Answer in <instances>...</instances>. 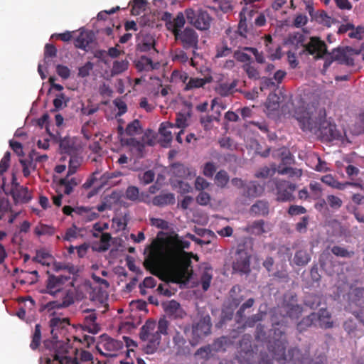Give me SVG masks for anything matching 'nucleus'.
<instances>
[{
  "mask_svg": "<svg viewBox=\"0 0 364 364\" xmlns=\"http://www.w3.org/2000/svg\"><path fill=\"white\" fill-rule=\"evenodd\" d=\"M190 245V242L176 235L161 249L151 251L144 266L151 274L166 282L180 283L188 279L191 262L186 257L183 250L188 249Z\"/></svg>",
  "mask_w": 364,
  "mask_h": 364,
  "instance_id": "nucleus-1",
  "label": "nucleus"
},
{
  "mask_svg": "<svg viewBox=\"0 0 364 364\" xmlns=\"http://www.w3.org/2000/svg\"><path fill=\"white\" fill-rule=\"evenodd\" d=\"M169 326V321L164 316L157 323L148 320L141 327L139 338L146 342L143 346L145 353L153 354L157 351L161 341V334L168 335Z\"/></svg>",
  "mask_w": 364,
  "mask_h": 364,
  "instance_id": "nucleus-2",
  "label": "nucleus"
},
{
  "mask_svg": "<svg viewBox=\"0 0 364 364\" xmlns=\"http://www.w3.org/2000/svg\"><path fill=\"white\" fill-rule=\"evenodd\" d=\"M44 346L50 351V357L40 359V364H81L76 357L72 358L67 354L70 350V345L61 341H44Z\"/></svg>",
  "mask_w": 364,
  "mask_h": 364,
  "instance_id": "nucleus-3",
  "label": "nucleus"
},
{
  "mask_svg": "<svg viewBox=\"0 0 364 364\" xmlns=\"http://www.w3.org/2000/svg\"><path fill=\"white\" fill-rule=\"evenodd\" d=\"M326 117L324 107L308 106L301 115L297 117L300 128L306 132L318 134V129Z\"/></svg>",
  "mask_w": 364,
  "mask_h": 364,
  "instance_id": "nucleus-4",
  "label": "nucleus"
},
{
  "mask_svg": "<svg viewBox=\"0 0 364 364\" xmlns=\"http://www.w3.org/2000/svg\"><path fill=\"white\" fill-rule=\"evenodd\" d=\"M277 346L278 351L272 355L273 358L277 360L279 364H306L309 360V352L302 353L301 350L296 348H291L286 353V348L284 344L280 343Z\"/></svg>",
  "mask_w": 364,
  "mask_h": 364,
  "instance_id": "nucleus-5",
  "label": "nucleus"
},
{
  "mask_svg": "<svg viewBox=\"0 0 364 364\" xmlns=\"http://www.w3.org/2000/svg\"><path fill=\"white\" fill-rule=\"evenodd\" d=\"M188 22L199 30H207L210 27L211 18L208 13L198 7L185 10Z\"/></svg>",
  "mask_w": 364,
  "mask_h": 364,
  "instance_id": "nucleus-6",
  "label": "nucleus"
},
{
  "mask_svg": "<svg viewBox=\"0 0 364 364\" xmlns=\"http://www.w3.org/2000/svg\"><path fill=\"white\" fill-rule=\"evenodd\" d=\"M174 37L184 50H191L193 55L196 56L198 49V35L194 29L186 28L181 32H176Z\"/></svg>",
  "mask_w": 364,
  "mask_h": 364,
  "instance_id": "nucleus-7",
  "label": "nucleus"
},
{
  "mask_svg": "<svg viewBox=\"0 0 364 364\" xmlns=\"http://www.w3.org/2000/svg\"><path fill=\"white\" fill-rule=\"evenodd\" d=\"M188 324L179 325L172 333V341L177 354H186L188 352V334L190 332Z\"/></svg>",
  "mask_w": 364,
  "mask_h": 364,
  "instance_id": "nucleus-8",
  "label": "nucleus"
},
{
  "mask_svg": "<svg viewBox=\"0 0 364 364\" xmlns=\"http://www.w3.org/2000/svg\"><path fill=\"white\" fill-rule=\"evenodd\" d=\"M124 343L119 340L114 339L104 334L101 336V340L97 346V349L107 357H112L124 348Z\"/></svg>",
  "mask_w": 364,
  "mask_h": 364,
  "instance_id": "nucleus-9",
  "label": "nucleus"
},
{
  "mask_svg": "<svg viewBox=\"0 0 364 364\" xmlns=\"http://www.w3.org/2000/svg\"><path fill=\"white\" fill-rule=\"evenodd\" d=\"M211 318L209 315L202 317L200 321L192 326L193 338L189 343L194 346L199 343V341L207 336L211 331Z\"/></svg>",
  "mask_w": 364,
  "mask_h": 364,
  "instance_id": "nucleus-10",
  "label": "nucleus"
},
{
  "mask_svg": "<svg viewBox=\"0 0 364 364\" xmlns=\"http://www.w3.org/2000/svg\"><path fill=\"white\" fill-rule=\"evenodd\" d=\"M48 274L46 288L50 294L54 295L60 291L67 284L72 287H74V280L70 276L54 275L50 274L49 272H48Z\"/></svg>",
  "mask_w": 364,
  "mask_h": 364,
  "instance_id": "nucleus-11",
  "label": "nucleus"
},
{
  "mask_svg": "<svg viewBox=\"0 0 364 364\" xmlns=\"http://www.w3.org/2000/svg\"><path fill=\"white\" fill-rule=\"evenodd\" d=\"M274 183L277 201L287 202L294 199L293 193L296 188L294 183L281 179H275Z\"/></svg>",
  "mask_w": 364,
  "mask_h": 364,
  "instance_id": "nucleus-12",
  "label": "nucleus"
},
{
  "mask_svg": "<svg viewBox=\"0 0 364 364\" xmlns=\"http://www.w3.org/2000/svg\"><path fill=\"white\" fill-rule=\"evenodd\" d=\"M147 137V133H145L142 141L137 140L134 137H130L124 140V144L129 147L130 151L138 159H142L145 156V145L154 146V139H145Z\"/></svg>",
  "mask_w": 364,
  "mask_h": 364,
  "instance_id": "nucleus-13",
  "label": "nucleus"
},
{
  "mask_svg": "<svg viewBox=\"0 0 364 364\" xmlns=\"http://www.w3.org/2000/svg\"><path fill=\"white\" fill-rule=\"evenodd\" d=\"M304 48L309 55H314L315 60L323 59L329 53L326 43L317 36L311 37Z\"/></svg>",
  "mask_w": 364,
  "mask_h": 364,
  "instance_id": "nucleus-14",
  "label": "nucleus"
},
{
  "mask_svg": "<svg viewBox=\"0 0 364 364\" xmlns=\"http://www.w3.org/2000/svg\"><path fill=\"white\" fill-rule=\"evenodd\" d=\"M322 140L332 141L342 138L341 132L337 129L336 125L326 119V117L321 124L318 134Z\"/></svg>",
  "mask_w": 364,
  "mask_h": 364,
  "instance_id": "nucleus-15",
  "label": "nucleus"
},
{
  "mask_svg": "<svg viewBox=\"0 0 364 364\" xmlns=\"http://www.w3.org/2000/svg\"><path fill=\"white\" fill-rule=\"evenodd\" d=\"M272 331H273V336L272 340L269 342L268 350L273 355L278 351L277 346H279V343H282L284 348H286L288 341L285 335V327L284 326L276 323L273 325Z\"/></svg>",
  "mask_w": 364,
  "mask_h": 364,
  "instance_id": "nucleus-16",
  "label": "nucleus"
},
{
  "mask_svg": "<svg viewBox=\"0 0 364 364\" xmlns=\"http://www.w3.org/2000/svg\"><path fill=\"white\" fill-rule=\"evenodd\" d=\"M83 312L88 314L84 317V321L82 325V330L92 334L97 333L100 331V326L96 322L97 315L95 310L87 309L84 310Z\"/></svg>",
  "mask_w": 364,
  "mask_h": 364,
  "instance_id": "nucleus-17",
  "label": "nucleus"
},
{
  "mask_svg": "<svg viewBox=\"0 0 364 364\" xmlns=\"http://www.w3.org/2000/svg\"><path fill=\"white\" fill-rule=\"evenodd\" d=\"M348 50H353V48L349 46L338 47L328 53V55H332L335 61L339 64L346 65L348 66H353L354 65V60L348 55Z\"/></svg>",
  "mask_w": 364,
  "mask_h": 364,
  "instance_id": "nucleus-18",
  "label": "nucleus"
},
{
  "mask_svg": "<svg viewBox=\"0 0 364 364\" xmlns=\"http://www.w3.org/2000/svg\"><path fill=\"white\" fill-rule=\"evenodd\" d=\"M244 230L250 235L259 236L269 232L271 228L264 220H257L248 223Z\"/></svg>",
  "mask_w": 364,
  "mask_h": 364,
  "instance_id": "nucleus-19",
  "label": "nucleus"
},
{
  "mask_svg": "<svg viewBox=\"0 0 364 364\" xmlns=\"http://www.w3.org/2000/svg\"><path fill=\"white\" fill-rule=\"evenodd\" d=\"M237 83L238 81L237 80H233L231 82L220 80L218 82L215 91L221 97L230 96L237 90Z\"/></svg>",
  "mask_w": 364,
  "mask_h": 364,
  "instance_id": "nucleus-20",
  "label": "nucleus"
},
{
  "mask_svg": "<svg viewBox=\"0 0 364 364\" xmlns=\"http://www.w3.org/2000/svg\"><path fill=\"white\" fill-rule=\"evenodd\" d=\"M255 11L253 9H250L247 7H244L240 13V22L238 23L237 33L242 36L245 37L247 32V20L250 21Z\"/></svg>",
  "mask_w": 364,
  "mask_h": 364,
  "instance_id": "nucleus-21",
  "label": "nucleus"
},
{
  "mask_svg": "<svg viewBox=\"0 0 364 364\" xmlns=\"http://www.w3.org/2000/svg\"><path fill=\"white\" fill-rule=\"evenodd\" d=\"M10 194L16 205L18 203H28L32 199V195L29 192L28 188L23 186L17 189L10 191Z\"/></svg>",
  "mask_w": 364,
  "mask_h": 364,
  "instance_id": "nucleus-22",
  "label": "nucleus"
},
{
  "mask_svg": "<svg viewBox=\"0 0 364 364\" xmlns=\"http://www.w3.org/2000/svg\"><path fill=\"white\" fill-rule=\"evenodd\" d=\"M264 190V187L259 183L251 181L246 183L242 195L247 198H256L261 196Z\"/></svg>",
  "mask_w": 364,
  "mask_h": 364,
  "instance_id": "nucleus-23",
  "label": "nucleus"
},
{
  "mask_svg": "<svg viewBox=\"0 0 364 364\" xmlns=\"http://www.w3.org/2000/svg\"><path fill=\"white\" fill-rule=\"evenodd\" d=\"M165 311L173 318H183L186 315L180 304L175 300H171L166 304Z\"/></svg>",
  "mask_w": 364,
  "mask_h": 364,
  "instance_id": "nucleus-24",
  "label": "nucleus"
},
{
  "mask_svg": "<svg viewBox=\"0 0 364 364\" xmlns=\"http://www.w3.org/2000/svg\"><path fill=\"white\" fill-rule=\"evenodd\" d=\"M316 324L322 328H330L333 327V322L331 321V314L326 309H321L316 313Z\"/></svg>",
  "mask_w": 364,
  "mask_h": 364,
  "instance_id": "nucleus-25",
  "label": "nucleus"
},
{
  "mask_svg": "<svg viewBox=\"0 0 364 364\" xmlns=\"http://www.w3.org/2000/svg\"><path fill=\"white\" fill-rule=\"evenodd\" d=\"M269 203L262 200H257L250 209V213L253 216H267L269 214Z\"/></svg>",
  "mask_w": 364,
  "mask_h": 364,
  "instance_id": "nucleus-26",
  "label": "nucleus"
},
{
  "mask_svg": "<svg viewBox=\"0 0 364 364\" xmlns=\"http://www.w3.org/2000/svg\"><path fill=\"white\" fill-rule=\"evenodd\" d=\"M175 196L173 193H161L154 197L152 200L153 205L159 207H163L175 203Z\"/></svg>",
  "mask_w": 364,
  "mask_h": 364,
  "instance_id": "nucleus-27",
  "label": "nucleus"
},
{
  "mask_svg": "<svg viewBox=\"0 0 364 364\" xmlns=\"http://www.w3.org/2000/svg\"><path fill=\"white\" fill-rule=\"evenodd\" d=\"M213 77L211 76L205 77L204 78L199 77H190L188 82L186 84L184 90H191L203 87L206 84L212 82Z\"/></svg>",
  "mask_w": 364,
  "mask_h": 364,
  "instance_id": "nucleus-28",
  "label": "nucleus"
},
{
  "mask_svg": "<svg viewBox=\"0 0 364 364\" xmlns=\"http://www.w3.org/2000/svg\"><path fill=\"white\" fill-rule=\"evenodd\" d=\"M93 35L88 32H81L74 41L76 48L86 50L87 47L92 42Z\"/></svg>",
  "mask_w": 364,
  "mask_h": 364,
  "instance_id": "nucleus-29",
  "label": "nucleus"
},
{
  "mask_svg": "<svg viewBox=\"0 0 364 364\" xmlns=\"http://www.w3.org/2000/svg\"><path fill=\"white\" fill-rule=\"evenodd\" d=\"M173 128H175V124L169 122H164L160 124L159 132L163 136L164 141L166 144L171 143L173 140V134L170 131V129Z\"/></svg>",
  "mask_w": 364,
  "mask_h": 364,
  "instance_id": "nucleus-30",
  "label": "nucleus"
},
{
  "mask_svg": "<svg viewBox=\"0 0 364 364\" xmlns=\"http://www.w3.org/2000/svg\"><path fill=\"white\" fill-rule=\"evenodd\" d=\"M171 171L176 177L178 178H187L193 173L189 168L180 163L172 164Z\"/></svg>",
  "mask_w": 364,
  "mask_h": 364,
  "instance_id": "nucleus-31",
  "label": "nucleus"
},
{
  "mask_svg": "<svg viewBox=\"0 0 364 364\" xmlns=\"http://www.w3.org/2000/svg\"><path fill=\"white\" fill-rule=\"evenodd\" d=\"M136 67L139 71H150L156 68V64H154L150 58L142 55L136 62Z\"/></svg>",
  "mask_w": 364,
  "mask_h": 364,
  "instance_id": "nucleus-32",
  "label": "nucleus"
},
{
  "mask_svg": "<svg viewBox=\"0 0 364 364\" xmlns=\"http://www.w3.org/2000/svg\"><path fill=\"white\" fill-rule=\"evenodd\" d=\"M185 13L178 12L176 16L173 18L172 22H170L172 33L176 36V32H181V28L184 26L186 23Z\"/></svg>",
  "mask_w": 364,
  "mask_h": 364,
  "instance_id": "nucleus-33",
  "label": "nucleus"
},
{
  "mask_svg": "<svg viewBox=\"0 0 364 364\" xmlns=\"http://www.w3.org/2000/svg\"><path fill=\"white\" fill-rule=\"evenodd\" d=\"M311 260V255L306 250H299L295 252L294 262L297 266H305Z\"/></svg>",
  "mask_w": 364,
  "mask_h": 364,
  "instance_id": "nucleus-34",
  "label": "nucleus"
},
{
  "mask_svg": "<svg viewBox=\"0 0 364 364\" xmlns=\"http://www.w3.org/2000/svg\"><path fill=\"white\" fill-rule=\"evenodd\" d=\"M69 324V318H52L49 322L50 327L51 328V333L53 334L55 331L66 328Z\"/></svg>",
  "mask_w": 364,
  "mask_h": 364,
  "instance_id": "nucleus-35",
  "label": "nucleus"
},
{
  "mask_svg": "<svg viewBox=\"0 0 364 364\" xmlns=\"http://www.w3.org/2000/svg\"><path fill=\"white\" fill-rule=\"evenodd\" d=\"M124 197L126 199L133 202H141L143 200L139 188L135 186H129L127 188Z\"/></svg>",
  "mask_w": 364,
  "mask_h": 364,
  "instance_id": "nucleus-36",
  "label": "nucleus"
},
{
  "mask_svg": "<svg viewBox=\"0 0 364 364\" xmlns=\"http://www.w3.org/2000/svg\"><path fill=\"white\" fill-rule=\"evenodd\" d=\"M240 352H243L246 355L250 356L253 353L252 346V336L249 334H245L242 336L240 341Z\"/></svg>",
  "mask_w": 364,
  "mask_h": 364,
  "instance_id": "nucleus-37",
  "label": "nucleus"
},
{
  "mask_svg": "<svg viewBox=\"0 0 364 364\" xmlns=\"http://www.w3.org/2000/svg\"><path fill=\"white\" fill-rule=\"evenodd\" d=\"M316 313H311L306 317L302 318V320L297 323L296 328L300 332L302 333L306 330L307 328L316 324Z\"/></svg>",
  "mask_w": 364,
  "mask_h": 364,
  "instance_id": "nucleus-38",
  "label": "nucleus"
},
{
  "mask_svg": "<svg viewBox=\"0 0 364 364\" xmlns=\"http://www.w3.org/2000/svg\"><path fill=\"white\" fill-rule=\"evenodd\" d=\"M75 289H74V287H70V288L66 290L65 294L63 297L62 302L57 304L56 306L58 308L68 307L75 302Z\"/></svg>",
  "mask_w": 364,
  "mask_h": 364,
  "instance_id": "nucleus-39",
  "label": "nucleus"
},
{
  "mask_svg": "<svg viewBox=\"0 0 364 364\" xmlns=\"http://www.w3.org/2000/svg\"><path fill=\"white\" fill-rule=\"evenodd\" d=\"M136 49L141 52H148L151 49L156 50L154 38L152 36H146L141 43L137 44Z\"/></svg>",
  "mask_w": 364,
  "mask_h": 364,
  "instance_id": "nucleus-40",
  "label": "nucleus"
},
{
  "mask_svg": "<svg viewBox=\"0 0 364 364\" xmlns=\"http://www.w3.org/2000/svg\"><path fill=\"white\" fill-rule=\"evenodd\" d=\"M59 146L62 154H72L75 152L74 143L68 136L60 140Z\"/></svg>",
  "mask_w": 364,
  "mask_h": 364,
  "instance_id": "nucleus-41",
  "label": "nucleus"
},
{
  "mask_svg": "<svg viewBox=\"0 0 364 364\" xmlns=\"http://www.w3.org/2000/svg\"><path fill=\"white\" fill-rule=\"evenodd\" d=\"M316 20L319 23L328 28L331 27L332 24H334L338 22L337 20L329 16L328 14L323 10L319 11L318 12V14L316 17Z\"/></svg>",
  "mask_w": 364,
  "mask_h": 364,
  "instance_id": "nucleus-42",
  "label": "nucleus"
},
{
  "mask_svg": "<svg viewBox=\"0 0 364 364\" xmlns=\"http://www.w3.org/2000/svg\"><path fill=\"white\" fill-rule=\"evenodd\" d=\"M212 279V268L205 267L200 277V284L203 291H207L209 289Z\"/></svg>",
  "mask_w": 364,
  "mask_h": 364,
  "instance_id": "nucleus-43",
  "label": "nucleus"
},
{
  "mask_svg": "<svg viewBox=\"0 0 364 364\" xmlns=\"http://www.w3.org/2000/svg\"><path fill=\"white\" fill-rule=\"evenodd\" d=\"M41 326L39 323L36 324L34 332L32 335V340L30 347L32 350H36L41 345Z\"/></svg>",
  "mask_w": 364,
  "mask_h": 364,
  "instance_id": "nucleus-44",
  "label": "nucleus"
},
{
  "mask_svg": "<svg viewBox=\"0 0 364 364\" xmlns=\"http://www.w3.org/2000/svg\"><path fill=\"white\" fill-rule=\"evenodd\" d=\"M129 62L127 60H115L113 63L111 74L112 76L119 75L128 69Z\"/></svg>",
  "mask_w": 364,
  "mask_h": 364,
  "instance_id": "nucleus-45",
  "label": "nucleus"
},
{
  "mask_svg": "<svg viewBox=\"0 0 364 364\" xmlns=\"http://www.w3.org/2000/svg\"><path fill=\"white\" fill-rule=\"evenodd\" d=\"M291 159L290 157H284L282 159V164H279L277 167V172L281 175H289L292 176L295 174V171L293 168L284 166L287 164H291Z\"/></svg>",
  "mask_w": 364,
  "mask_h": 364,
  "instance_id": "nucleus-46",
  "label": "nucleus"
},
{
  "mask_svg": "<svg viewBox=\"0 0 364 364\" xmlns=\"http://www.w3.org/2000/svg\"><path fill=\"white\" fill-rule=\"evenodd\" d=\"M230 181L228 172L225 170L219 171L215 176V183L220 188H225Z\"/></svg>",
  "mask_w": 364,
  "mask_h": 364,
  "instance_id": "nucleus-47",
  "label": "nucleus"
},
{
  "mask_svg": "<svg viewBox=\"0 0 364 364\" xmlns=\"http://www.w3.org/2000/svg\"><path fill=\"white\" fill-rule=\"evenodd\" d=\"M52 256L45 250H39L36 251V256L33 257L32 260L35 262L40 263L43 265H49L48 259H50Z\"/></svg>",
  "mask_w": 364,
  "mask_h": 364,
  "instance_id": "nucleus-48",
  "label": "nucleus"
},
{
  "mask_svg": "<svg viewBox=\"0 0 364 364\" xmlns=\"http://www.w3.org/2000/svg\"><path fill=\"white\" fill-rule=\"evenodd\" d=\"M141 132V122L139 119H134L129 123L125 129L126 134L129 136H134Z\"/></svg>",
  "mask_w": 364,
  "mask_h": 364,
  "instance_id": "nucleus-49",
  "label": "nucleus"
},
{
  "mask_svg": "<svg viewBox=\"0 0 364 364\" xmlns=\"http://www.w3.org/2000/svg\"><path fill=\"white\" fill-rule=\"evenodd\" d=\"M73 191V187L68 182V176L60 178L58 185V192L70 195Z\"/></svg>",
  "mask_w": 364,
  "mask_h": 364,
  "instance_id": "nucleus-50",
  "label": "nucleus"
},
{
  "mask_svg": "<svg viewBox=\"0 0 364 364\" xmlns=\"http://www.w3.org/2000/svg\"><path fill=\"white\" fill-rule=\"evenodd\" d=\"M146 0H133L131 14L133 16H138L146 9Z\"/></svg>",
  "mask_w": 364,
  "mask_h": 364,
  "instance_id": "nucleus-51",
  "label": "nucleus"
},
{
  "mask_svg": "<svg viewBox=\"0 0 364 364\" xmlns=\"http://www.w3.org/2000/svg\"><path fill=\"white\" fill-rule=\"evenodd\" d=\"M331 252L337 257L345 258H351L355 255L354 251H348L346 248L338 245H335L331 248Z\"/></svg>",
  "mask_w": 364,
  "mask_h": 364,
  "instance_id": "nucleus-52",
  "label": "nucleus"
},
{
  "mask_svg": "<svg viewBox=\"0 0 364 364\" xmlns=\"http://www.w3.org/2000/svg\"><path fill=\"white\" fill-rule=\"evenodd\" d=\"M302 313V308L298 304H291L286 306L287 316L291 318H298Z\"/></svg>",
  "mask_w": 364,
  "mask_h": 364,
  "instance_id": "nucleus-53",
  "label": "nucleus"
},
{
  "mask_svg": "<svg viewBox=\"0 0 364 364\" xmlns=\"http://www.w3.org/2000/svg\"><path fill=\"white\" fill-rule=\"evenodd\" d=\"M69 101L68 98H66L63 93H60L56 95V97L53 100L54 109L51 112L58 111L67 106V103Z\"/></svg>",
  "mask_w": 364,
  "mask_h": 364,
  "instance_id": "nucleus-54",
  "label": "nucleus"
},
{
  "mask_svg": "<svg viewBox=\"0 0 364 364\" xmlns=\"http://www.w3.org/2000/svg\"><path fill=\"white\" fill-rule=\"evenodd\" d=\"M57 48L53 44L47 43L44 48V64L48 65L49 58H55L57 55Z\"/></svg>",
  "mask_w": 364,
  "mask_h": 364,
  "instance_id": "nucleus-55",
  "label": "nucleus"
},
{
  "mask_svg": "<svg viewBox=\"0 0 364 364\" xmlns=\"http://www.w3.org/2000/svg\"><path fill=\"white\" fill-rule=\"evenodd\" d=\"M55 230L53 227L41 224L39 226L35 228L34 232L36 235H54Z\"/></svg>",
  "mask_w": 364,
  "mask_h": 364,
  "instance_id": "nucleus-56",
  "label": "nucleus"
},
{
  "mask_svg": "<svg viewBox=\"0 0 364 364\" xmlns=\"http://www.w3.org/2000/svg\"><path fill=\"white\" fill-rule=\"evenodd\" d=\"M310 198L313 200L319 199L322 194L321 186L318 182H311L309 184Z\"/></svg>",
  "mask_w": 364,
  "mask_h": 364,
  "instance_id": "nucleus-57",
  "label": "nucleus"
},
{
  "mask_svg": "<svg viewBox=\"0 0 364 364\" xmlns=\"http://www.w3.org/2000/svg\"><path fill=\"white\" fill-rule=\"evenodd\" d=\"M262 314H253L247 318H246L242 323V328L245 329L246 328H252L255 326V324L262 321Z\"/></svg>",
  "mask_w": 364,
  "mask_h": 364,
  "instance_id": "nucleus-58",
  "label": "nucleus"
},
{
  "mask_svg": "<svg viewBox=\"0 0 364 364\" xmlns=\"http://www.w3.org/2000/svg\"><path fill=\"white\" fill-rule=\"evenodd\" d=\"M260 90L262 91L264 90H276L278 87L276 82L272 78L262 77H260Z\"/></svg>",
  "mask_w": 364,
  "mask_h": 364,
  "instance_id": "nucleus-59",
  "label": "nucleus"
},
{
  "mask_svg": "<svg viewBox=\"0 0 364 364\" xmlns=\"http://www.w3.org/2000/svg\"><path fill=\"white\" fill-rule=\"evenodd\" d=\"M327 204L333 210H338L343 205V200L334 195L326 196Z\"/></svg>",
  "mask_w": 364,
  "mask_h": 364,
  "instance_id": "nucleus-60",
  "label": "nucleus"
},
{
  "mask_svg": "<svg viewBox=\"0 0 364 364\" xmlns=\"http://www.w3.org/2000/svg\"><path fill=\"white\" fill-rule=\"evenodd\" d=\"M353 301L360 307H364V288H356L353 291Z\"/></svg>",
  "mask_w": 364,
  "mask_h": 364,
  "instance_id": "nucleus-61",
  "label": "nucleus"
},
{
  "mask_svg": "<svg viewBox=\"0 0 364 364\" xmlns=\"http://www.w3.org/2000/svg\"><path fill=\"white\" fill-rule=\"evenodd\" d=\"M243 69L250 79L258 80L260 78L259 72L255 66L250 63H246L243 65Z\"/></svg>",
  "mask_w": 364,
  "mask_h": 364,
  "instance_id": "nucleus-62",
  "label": "nucleus"
},
{
  "mask_svg": "<svg viewBox=\"0 0 364 364\" xmlns=\"http://www.w3.org/2000/svg\"><path fill=\"white\" fill-rule=\"evenodd\" d=\"M234 267L242 272H245L249 269L250 260L246 254H245V257H240V259H237V261L234 263Z\"/></svg>",
  "mask_w": 364,
  "mask_h": 364,
  "instance_id": "nucleus-63",
  "label": "nucleus"
},
{
  "mask_svg": "<svg viewBox=\"0 0 364 364\" xmlns=\"http://www.w3.org/2000/svg\"><path fill=\"white\" fill-rule=\"evenodd\" d=\"M343 328L351 337H356L357 325L353 319H348L343 323Z\"/></svg>",
  "mask_w": 364,
  "mask_h": 364,
  "instance_id": "nucleus-64",
  "label": "nucleus"
}]
</instances>
